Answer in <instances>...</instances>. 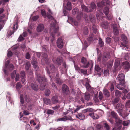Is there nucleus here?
Instances as JSON below:
<instances>
[{"mask_svg": "<svg viewBox=\"0 0 130 130\" xmlns=\"http://www.w3.org/2000/svg\"><path fill=\"white\" fill-rule=\"evenodd\" d=\"M18 26L17 23L14 25L13 27L12 28L13 31H10L9 33L8 34V37H9L10 36H11V35H12L15 31H16L18 29Z\"/></svg>", "mask_w": 130, "mask_h": 130, "instance_id": "obj_15", "label": "nucleus"}, {"mask_svg": "<svg viewBox=\"0 0 130 130\" xmlns=\"http://www.w3.org/2000/svg\"><path fill=\"white\" fill-rule=\"evenodd\" d=\"M93 39V35L91 34L90 35L89 37L87 38V40L89 42H91Z\"/></svg>", "mask_w": 130, "mask_h": 130, "instance_id": "obj_52", "label": "nucleus"}, {"mask_svg": "<svg viewBox=\"0 0 130 130\" xmlns=\"http://www.w3.org/2000/svg\"><path fill=\"white\" fill-rule=\"evenodd\" d=\"M42 57L44 59L45 62L47 63L48 61V58L47 54L45 53H44L42 55Z\"/></svg>", "mask_w": 130, "mask_h": 130, "instance_id": "obj_41", "label": "nucleus"}, {"mask_svg": "<svg viewBox=\"0 0 130 130\" xmlns=\"http://www.w3.org/2000/svg\"><path fill=\"white\" fill-rule=\"evenodd\" d=\"M31 66L30 63L28 61L27 62H26L25 66V69L27 70H28L30 67Z\"/></svg>", "mask_w": 130, "mask_h": 130, "instance_id": "obj_47", "label": "nucleus"}, {"mask_svg": "<svg viewBox=\"0 0 130 130\" xmlns=\"http://www.w3.org/2000/svg\"><path fill=\"white\" fill-rule=\"evenodd\" d=\"M51 93L50 90L48 89H46L45 91V94L46 96H48Z\"/></svg>", "mask_w": 130, "mask_h": 130, "instance_id": "obj_55", "label": "nucleus"}, {"mask_svg": "<svg viewBox=\"0 0 130 130\" xmlns=\"http://www.w3.org/2000/svg\"><path fill=\"white\" fill-rule=\"evenodd\" d=\"M89 115L94 119H97L99 118V116L97 114L94 112L89 113Z\"/></svg>", "mask_w": 130, "mask_h": 130, "instance_id": "obj_24", "label": "nucleus"}, {"mask_svg": "<svg viewBox=\"0 0 130 130\" xmlns=\"http://www.w3.org/2000/svg\"><path fill=\"white\" fill-rule=\"evenodd\" d=\"M121 91L117 90H116L115 93V95L117 98H119L121 96Z\"/></svg>", "mask_w": 130, "mask_h": 130, "instance_id": "obj_35", "label": "nucleus"}, {"mask_svg": "<svg viewBox=\"0 0 130 130\" xmlns=\"http://www.w3.org/2000/svg\"><path fill=\"white\" fill-rule=\"evenodd\" d=\"M99 43L100 47H103L104 45V42L100 38H99Z\"/></svg>", "mask_w": 130, "mask_h": 130, "instance_id": "obj_43", "label": "nucleus"}, {"mask_svg": "<svg viewBox=\"0 0 130 130\" xmlns=\"http://www.w3.org/2000/svg\"><path fill=\"white\" fill-rule=\"evenodd\" d=\"M62 90L63 94L67 95L69 93V89L68 86L65 84L62 85Z\"/></svg>", "mask_w": 130, "mask_h": 130, "instance_id": "obj_8", "label": "nucleus"}, {"mask_svg": "<svg viewBox=\"0 0 130 130\" xmlns=\"http://www.w3.org/2000/svg\"><path fill=\"white\" fill-rule=\"evenodd\" d=\"M118 113L120 116H121L124 119H125L129 114V113L126 112L124 110H123Z\"/></svg>", "mask_w": 130, "mask_h": 130, "instance_id": "obj_14", "label": "nucleus"}, {"mask_svg": "<svg viewBox=\"0 0 130 130\" xmlns=\"http://www.w3.org/2000/svg\"><path fill=\"white\" fill-rule=\"evenodd\" d=\"M94 110L92 108H89L83 110V112L85 113L87 112H92Z\"/></svg>", "mask_w": 130, "mask_h": 130, "instance_id": "obj_37", "label": "nucleus"}, {"mask_svg": "<svg viewBox=\"0 0 130 130\" xmlns=\"http://www.w3.org/2000/svg\"><path fill=\"white\" fill-rule=\"evenodd\" d=\"M98 26H97L95 24H93V26H92V30L93 32L95 34H96L98 31Z\"/></svg>", "mask_w": 130, "mask_h": 130, "instance_id": "obj_33", "label": "nucleus"}, {"mask_svg": "<svg viewBox=\"0 0 130 130\" xmlns=\"http://www.w3.org/2000/svg\"><path fill=\"white\" fill-rule=\"evenodd\" d=\"M31 63L33 65L34 69L38 67L37 65V62L35 59L34 57H33V59L32 60Z\"/></svg>", "mask_w": 130, "mask_h": 130, "instance_id": "obj_25", "label": "nucleus"}, {"mask_svg": "<svg viewBox=\"0 0 130 130\" xmlns=\"http://www.w3.org/2000/svg\"><path fill=\"white\" fill-rule=\"evenodd\" d=\"M117 26V25L116 24H114L112 25L113 33L114 35H117L119 34Z\"/></svg>", "mask_w": 130, "mask_h": 130, "instance_id": "obj_16", "label": "nucleus"}, {"mask_svg": "<svg viewBox=\"0 0 130 130\" xmlns=\"http://www.w3.org/2000/svg\"><path fill=\"white\" fill-rule=\"evenodd\" d=\"M41 12L43 17L44 18H46V14L45 10L44 9H42L41 10Z\"/></svg>", "mask_w": 130, "mask_h": 130, "instance_id": "obj_50", "label": "nucleus"}, {"mask_svg": "<svg viewBox=\"0 0 130 130\" xmlns=\"http://www.w3.org/2000/svg\"><path fill=\"white\" fill-rule=\"evenodd\" d=\"M124 107V105L121 103H119L116 106L117 108L118 109L117 111L119 113L122 111L123 110V109Z\"/></svg>", "mask_w": 130, "mask_h": 130, "instance_id": "obj_17", "label": "nucleus"}, {"mask_svg": "<svg viewBox=\"0 0 130 130\" xmlns=\"http://www.w3.org/2000/svg\"><path fill=\"white\" fill-rule=\"evenodd\" d=\"M65 2L66 0H64V3L63 4V8L68 10H70L72 9L71 3L69 2H68L67 3L66 6Z\"/></svg>", "mask_w": 130, "mask_h": 130, "instance_id": "obj_9", "label": "nucleus"}, {"mask_svg": "<svg viewBox=\"0 0 130 130\" xmlns=\"http://www.w3.org/2000/svg\"><path fill=\"white\" fill-rule=\"evenodd\" d=\"M56 61L57 64L59 65H60L62 63L63 60L61 58L59 57L57 58Z\"/></svg>", "mask_w": 130, "mask_h": 130, "instance_id": "obj_40", "label": "nucleus"}, {"mask_svg": "<svg viewBox=\"0 0 130 130\" xmlns=\"http://www.w3.org/2000/svg\"><path fill=\"white\" fill-rule=\"evenodd\" d=\"M99 98L100 100H102L103 98V94L101 92H100L99 93Z\"/></svg>", "mask_w": 130, "mask_h": 130, "instance_id": "obj_56", "label": "nucleus"}, {"mask_svg": "<svg viewBox=\"0 0 130 130\" xmlns=\"http://www.w3.org/2000/svg\"><path fill=\"white\" fill-rule=\"evenodd\" d=\"M103 93L105 97L108 98L110 95V93L109 91L106 89H104L103 91Z\"/></svg>", "mask_w": 130, "mask_h": 130, "instance_id": "obj_27", "label": "nucleus"}, {"mask_svg": "<svg viewBox=\"0 0 130 130\" xmlns=\"http://www.w3.org/2000/svg\"><path fill=\"white\" fill-rule=\"evenodd\" d=\"M110 56L109 54L107 53H104L102 56V61H106L110 58Z\"/></svg>", "mask_w": 130, "mask_h": 130, "instance_id": "obj_13", "label": "nucleus"}, {"mask_svg": "<svg viewBox=\"0 0 130 130\" xmlns=\"http://www.w3.org/2000/svg\"><path fill=\"white\" fill-rule=\"evenodd\" d=\"M108 22L106 21L102 22L101 24V26L102 28L107 29L108 28Z\"/></svg>", "mask_w": 130, "mask_h": 130, "instance_id": "obj_21", "label": "nucleus"}, {"mask_svg": "<svg viewBox=\"0 0 130 130\" xmlns=\"http://www.w3.org/2000/svg\"><path fill=\"white\" fill-rule=\"evenodd\" d=\"M43 100L44 103L46 105H48L50 104L51 101L50 99L48 98H44L43 99Z\"/></svg>", "mask_w": 130, "mask_h": 130, "instance_id": "obj_34", "label": "nucleus"}, {"mask_svg": "<svg viewBox=\"0 0 130 130\" xmlns=\"http://www.w3.org/2000/svg\"><path fill=\"white\" fill-rule=\"evenodd\" d=\"M9 62L10 61L9 60H8L6 62L4 67H3V69L4 73L6 75L8 74V73L6 70V69L8 68L10 70H11L13 69L14 68L13 65L12 64H10L8 66Z\"/></svg>", "mask_w": 130, "mask_h": 130, "instance_id": "obj_4", "label": "nucleus"}, {"mask_svg": "<svg viewBox=\"0 0 130 130\" xmlns=\"http://www.w3.org/2000/svg\"><path fill=\"white\" fill-rule=\"evenodd\" d=\"M24 39V38L22 37V35H21L18 39V41L19 42H21L23 41Z\"/></svg>", "mask_w": 130, "mask_h": 130, "instance_id": "obj_63", "label": "nucleus"}, {"mask_svg": "<svg viewBox=\"0 0 130 130\" xmlns=\"http://www.w3.org/2000/svg\"><path fill=\"white\" fill-rule=\"evenodd\" d=\"M34 69L36 77V79L40 84V89L42 90H43L45 88L46 86L45 83L47 82V79L45 78L44 76L43 77L41 76L39 73V67L38 66L34 68Z\"/></svg>", "mask_w": 130, "mask_h": 130, "instance_id": "obj_1", "label": "nucleus"}, {"mask_svg": "<svg viewBox=\"0 0 130 130\" xmlns=\"http://www.w3.org/2000/svg\"><path fill=\"white\" fill-rule=\"evenodd\" d=\"M20 75L18 73H17L16 74L15 76V81L17 82L19 80V78Z\"/></svg>", "mask_w": 130, "mask_h": 130, "instance_id": "obj_62", "label": "nucleus"}, {"mask_svg": "<svg viewBox=\"0 0 130 130\" xmlns=\"http://www.w3.org/2000/svg\"><path fill=\"white\" fill-rule=\"evenodd\" d=\"M78 9L76 7L72 11V14L74 15L77 13V15L76 16V18L78 20H79L83 17V15L82 12H78Z\"/></svg>", "mask_w": 130, "mask_h": 130, "instance_id": "obj_5", "label": "nucleus"}, {"mask_svg": "<svg viewBox=\"0 0 130 130\" xmlns=\"http://www.w3.org/2000/svg\"><path fill=\"white\" fill-rule=\"evenodd\" d=\"M116 83V82L115 81H114L113 83H112L110 82H109L107 83V85L109 86V88H110V91L112 92L113 91L114 89V86L113 84H115Z\"/></svg>", "mask_w": 130, "mask_h": 130, "instance_id": "obj_22", "label": "nucleus"}, {"mask_svg": "<svg viewBox=\"0 0 130 130\" xmlns=\"http://www.w3.org/2000/svg\"><path fill=\"white\" fill-rule=\"evenodd\" d=\"M119 99L118 98L114 99L112 101V102L113 104H115L118 103L119 101Z\"/></svg>", "mask_w": 130, "mask_h": 130, "instance_id": "obj_54", "label": "nucleus"}, {"mask_svg": "<svg viewBox=\"0 0 130 130\" xmlns=\"http://www.w3.org/2000/svg\"><path fill=\"white\" fill-rule=\"evenodd\" d=\"M44 28V26L43 24H39L37 27V31L38 32H41L43 30Z\"/></svg>", "mask_w": 130, "mask_h": 130, "instance_id": "obj_20", "label": "nucleus"}, {"mask_svg": "<svg viewBox=\"0 0 130 130\" xmlns=\"http://www.w3.org/2000/svg\"><path fill=\"white\" fill-rule=\"evenodd\" d=\"M85 86L87 90L90 92L92 90H93V88H92L90 86L89 83L86 82V83Z\"/></svg>", "mask_w": 130, "mask_h": 130, "instance_id": "obj_28", "label": "nucleus"}, {"mask_svg": "<svg viewBox=\"0 0 130 130\" xmlns=\"http://www.w3.org/2000/svg\"><path fill=\"white\" fill-rule=\"evenodd\" d=\"M81 62L84 64L83 67L84 68H87L89 65V62L87 61L86 58L84 57H82L81 58Z\"/></svg>", "mask_w": 130, "mask_h": 130, "instance_id": "obj_6", "label": "nucleus"}, {"mask_svg": "<svg viewBox=\"0 0 130 130\" xmlns=\"http://www.w3.org/2000/svg\"><path fill=\"white\" fill-rule=\"evenodd\" d=\"M54 112L53 110L51 109H48L47 110V113L48 115H53Z\"/></svg>", "mask_w": 130, "mask_h": 130, "instance_id": "obj_60", "label": "nucleus"}, {"mask_svg": "<svg viewBox=\"0 0 130 130\" xmlns=\"http://www.w3.org/2000/svg\"><path fill=\"white\" fill-rule=\"evenodd\" d=\"M77 118L81 120H83L85 118V116L82 113H79L76 116Z\"/></svg>", "mask_w": 130, "mask_h": 130, "instance_id": "obj_31", "label": "nucleus"}, {"mask_svg": "<svg viewBox=\"0 0 130 130\" xmlns=\"http://www.w3.org/2000/svg\"><path fill=\"white\" fill-rule=\"evenodd\" d=\"M30 86L32 89L35 91H37L38 89V86L36 84L31 83V84Z\"/></svg>", "mask_w": 130, "mask_h": 130, "instance_id": "obj_29", "label": "nucleus"}, {"mask_svg": "<svg viewBox=\"0 0 130 130\" xmlns=\"http://www.w3.org/2000/svg\"><path fill=\"white\" fill-rule=\"evenodd\" d=\"M26 101L27 103L30 102L31 101V99L28 96H26L25 97Z\"/></svg>", "mask_w": 130, "mask_h": 130, "instance_id": "obj_57", "label": "nucleus"}, {"mask_svg": "<svg viewBox=\"0 0 130 130\" xmlns=\"http://www.w3.org/2000/svg\"><path fill=\"white\" fill-rule=\"evenodd\" d=\"M122 121L120 120L119 123H117V125L116 128H113L112 130H116V128L118 130H120L122 128Z\"/></svg>", "mask_w": 130, "mask_h": 130, "instance_id": "obj_26", "label": "nucleus"}, {"mask_svg": "<svg viewBox=\"0 0 130 130\" xmlns=\"http://www.w3.org/2000/svg\"><path fill=\"white\" fill-rule=\"evenodd\" d=\"M25 58L27 59H29L30 58V55L29 52H27L25 55Z\"/></svg>", "mask_w": 130, "mask_h": 130, "instance_id": "obj_61", "label": "nucleus"}, {"mask_svg": "<svg viewBox=\"0 0 130 130\" xmlns=\"http://www.w3.org/2000/svg\"><path fill=\"white\" fill-rule=\"evenodd\" d=\"M51 34L50 37H45V39L47 41L49 40L50 39L51 43H53L54 41L55 40V34L58 31L59 27L54 22H52L51 24Z\"/></svg>", "mask_w": 130, "mask_h": 130, "instance_id": "obj_2", "label": "nucleus"}, {"mask_svg": "<svg viewBox=\"0 0 130 130\" xmlns=\"http://www.w3.org/2000/svg\"><path fill=\"white\" fill-rule=\"evenodd\" d=\"M104 127L106 128V130H109L110 127L109 125L106 123H105L104 124Z\"/></svg>", "mask_w": 130, "mask_h": 130, "instance_id": "obj_64", "label": "nucleus"}, {"mask_svg": "<svg viewBox=\"0 0 130 130\" xmlns=\"http://www.w3.org/2000/svg\"><path fill=\"white\" fill-rule=\"evenodd\" d=\"M116 79L120 83L122 82H124L125 81V75L122 73L119 74L116 78Z\"/></svg>", "mask_w": 130, "mask_h": 130, "instance_id": "obj_7", "label": "nucleus"}, {"mask_svg": "<svg viewBox=\"0 0 130 130\" xmlns=\"http://www.w3.org/2000/svg\"><path fill=\"white\" fill-rule=\"evenodd\" d=\"M106 43L107 44H110L111 42V39L109 37H107L106 39Z\"/></svg>", "mask_w": 130, "mask_h": 130, "instance_id": "obj_58", "label": "nucleus"}, {"mask_svg": "<svg viewBox=\"0 0 130 130\" xmlns=\"http://www.w3.org/2000/svg\"><path fill=\"white\" fill-rule=\"evenodd\" d=\"M111 115L113 118L117 119H118V116L117 113L114 111H112L110 113Z\"/></svg>", "mask_w": 130, "mask_h": 130, "instance_id": "obj_38", "label": "nucleus"}, {"mask_svg": "<svg viewBox=\"0 0 130 130\" xmlns=\"http://www.w3.org/2000/svg\"><path fill=\"white\" fill-rule=\"evenodd\" d=\"M109 12V9L108 7H105L103 10V12L105 14L106 16L108 14Z\"/></svg>", "mask_w": 130, "mask_h": 130, "instance_id": "obj_39", "label": "nucleus"}, {"mask_svg": "<svg viewBox=\"0 0 130 130\" xmlns=\"http://www.w3.org/2000/svg\"><path fill=\"white\" fill-rule=\"evenodd\" d=\"M88 28L86 26L83 29V33L85 35H87L88 34Z\"/></svg>", "mask_w": 130, "mask_h": 130, "instance_id": "obj_42", "label": "nucleus"}, {"mask_svg": "<svg viewBox=\"0 0 130 130\" xmlns=\"http://www.w3.org/2000/svg\"><path fill=\"white\" fill-rule=\"evenodd\" d=\"M121 38L123 42L125 44H127V41L126 37L124 35L122 34L121 36Z\"/></svg>", "mask_w": 130, "mask_h": 130, "instance_id": "obj_36", "label": "nucleus"}, {"mask_svg": "<svg viewBox=\"0 0 130 130\" xmlns=\"http://www.w3.org/2000/svg\"><path fill=\"white\" fill-rule=\"evenodd\" d=\"M20 78H21V81L23 84L25 82V72L23 71H22L20 73Z\"/></svg>", "mask_w": 130, "mask_h": 130, "instance_id": "obj_19", "label": "nucleus"}, {"mask_svg": "<svg viewBox=\"0 0 130 130\" xmlns=\"http://www.w3.org/2000/svg\"><path fill=\"white\" fill-rule=\"evenodd\" d=\"M22 87V85L19 82L17 83L16 85V89L17 90L19 91Z\"/></svg>", "mask_w": 130, "mask_h": 130, "instance_id": "obj_48", "label": "nucleus"}, {"mask_svg": "<svg viewBox=\"0 0 130 130\" xmlns=\"http://www.w3.org/2000/svg\"><path fill=\"white\" fill-rule=\"evenodd\" d=\"M88 46L87 42L86 40H85L84 41V44H83V49L86 50Z\"/></svg>", "mask_w": 130, "mask_h": 130, "instance_id": "obj_44", "label": "nucleus"}, {"mask_svg": "<svg viewBox=\"0 0 130 130\" xmlns=\"http://www.w3.org/2000/svg\"><path fill=\"white\" fill-rule=\"evenodd\" d=\"M81 6L82 10L83 11H84L86 12H90L92 11V10L91 9L88 10V9L87 7L84 5H82Z\"/></svg>", "mask_w": 130, "mask_h": 130, "instance_id": "obj_32", "label": "nucleus"}, {"mask_svg": "<svg viewBox=\"0 0 130 130\" xmlns=\"http://www.w3.org/2000/svg\"><path fill=\"white\" fill-rule=\"evenodd\" d=\"M89 18L90 21L92 23H95L96 19L94 16L92 14H90L89 16Z\"/></svg>", "mask_w": 130, "mask_h": 130, "instance_id": "obj_30", "label": "nucleus"}, {"mask_svg": "<svg viewBox=\"0 0 130 130\" xmlns=\"http://www.w3.org/2000/svg\"><path fill=\"white\" fill-rule=\"evenodd\" d=\"M56 43L57 47L60 48H61L63 47L64 44L62 39L60 38H58L57 39Z\"/></svg>", "mask_w": 130, "mask_h": 130, "instance_id": "obj_10", "label": "nucleus"}, {"mask_svg": "<svg viewBox=\"0 0 130 130\" xmlns=\"http://www.w3.org/2000/svg\"><path fill=\"white\" fill-rule=\"evenodd\" d=\"M5 15L4 14H2L0 15V22L3 23L4 20V18L5 17Z\"/></svg>", "mask_w": 130, "mask_h": 130, "instance_id": "obj_51", "label": "nucleus"}, {"mask_svg": "<svg viewBox=\"0 0 130 130\" xmlns=\"http://www.w3.org/2000/svg\"><path fill=\"white\" fill-rule=\"evenodd\" d=\"M16 72V70H14L13 72L11 74V77L12 79H13L15 78Z\"/></svg>", "mask_w": 130, "mask_h": 130, "instance_id": "obj_53", "label": "nucleus"}, {"mask_svg": "<svg viewBox=\"0 0 130 130\" xmlns=\"http://www.w3.org/2000/svg\"><path fill=\"white\" fill-rule=\"evenodd\" d=\"M123 64L124 69L126 71H128L130 68V63L127 61H125L123 62Z\"/></svg>", "mask_w": 130, "mask_h": 130, "instance_id": "obj_11", "label": "nucleus"}, {"mask_svg": "<svg viewBox=\"0 0 130 130\" xmlns=\"http://www.w3.org/2000/svg\"><path fill=\"white\" fill-rule=\"evenodd\" d=\"M52 102L53 104H55L59 102L58 97L56 96H53L52 98Z\"/></svg>", "mask_w": 130, "mask_h": 130, "instance_id": "obj_23", "label": "nucleus"}, {"mask_svg": "<svg viewBox=\"0 0 130 130\" xmlns=\"http://www.w3.org/2000/svg\"><path fill=\"white\" fill-rule=\"evenodd\" d=\"M90 97V94L88 93H85V100L88 101L89 100Z\"/></svg>", "mask_w": 130, "mask_h": 130, "instance_id": "obj_46", "label": "nucleus"}, {"mask_svg": "<svg viewBox=\"0 0 130 130\" xmlns=\"http://www.w3.org/2000/svg\"><path fill=\"white\" fill-rule=\"evenodd\" d=\"M78 73H82L84 75H86L87 73V71L86 70H84L80 69Z\"/></svg>", "mask_w": 130, "mask_h": 130, "instance_id": "obj_45", "label": "nucleus"}, {"mask_svg": "<svg viewBox=\"0 0 130 130\" xmlns=\"http://www.w3.org/2000/svg\"><path fill=\"white\" fill-rule=\"evenodd\" d=\"M124 82L120 83V84H118L117 86V87L119 89L122 90L124 89L125 87V83Z\"/></svg>", "mask_w": 130, "mask_h": 130, "instance_id": "obj_18", "label": "nucleus"}, {"mask_svg": "<svg viewBox=\"0 0 130 130\" xmlns=\"http://www.w3.org/2000/svg\"><path fill=\"white\" fill-rule=\"evenodd\" d=\"M119 65V62L117 61L116 60L115 61L114 63L115 68L116 69L118 67Z\"/></svg>", "mask_w": 130, "mask_h": 130, "instance_id": "obj_59", "label": "nucleus"}, {"mask_svg": "<svg viewBox=\"0 0 130 130\" xmlns=\"http://www.w3.org/2000/svg\"><path fill=\"white\" fill-rule=\"evenodd\" d=\"M90 6L92 8V9H91L92 10L96 9V6L94 2H91L90 5Z\"/></svg>", "mask_w": 130, "mask_h": 130, "instance_id": "obj_49", "label": "nucleus"}, {"mask_svg": "<svg viewBox=\"0 0 130 130\" xmlns=\"http://www.w3.org/2000/svg\"><path fill=\"white\" fill-rule=\"evenodd\" d=\"M46 71L47 73L49 74L51 73H56V76L58 77V73L57 71V69L53 64H50L48 67H46Z\"/></svg>", "mask_w": 130, "mask_h": 130, "instance_id": "obj_3", "label": "nucleus"}, {"mask_svg": "<svg viewBox=\"0 0 130 130\" xmlns=\"http://www.w3.org/2000/svg\"><path fill=\"white\" fill-rule=\"evenodd\" d=\"M95 69L97 72V74L99 76H100L101 73L103 72L102 69L100 68L98 65H96L95 67Z\"/></svg>", "mask_w": 130, "mask_h": 130, "instance_id": "obj_12", "label": "nucleus"}]
</instances>
